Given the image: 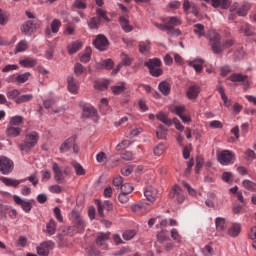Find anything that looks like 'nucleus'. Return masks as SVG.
I'll list each match as a JSON object with an SVG mask.
<instances>
[{"label":"nucleus","instance_id":"nucleus-1","mask_svg":"<svg viewBox=\"0 0 256 256\" xmlns=\"http://www.w3.org/2000/svg\"><path fill=\"white\" fill-rule=\"evenodd\" d=\"M39 143V133L36 131L30 132L26 134L25 140L22 144H19L20 151H25V153H29L30 150L35 147Z\"/></svg>","mask_w":256,"mask_h":256},{"label":"nucleus","instance_id":"nucleus-2","mask_svg":"<svg viewBox=\"0 0 256 256\" xmlns=\"http://www.w3.org/2000/svg\"><path fill=\"white\" fill-rule=\"evenodd\" d=\"M161 65L162 63L159 58L148 59L144 63V66L149 69V73L152 75V77H161V75H163V69H161Z\"/></svg>","mask_w":256,"mask_h":256},{"label":"nucleus","instance_id":"nucleus-3","mask_svg":"<svg viewBox=\"0 0 256 256\" xmlns=\"http://www.w3.org/2000/svg\"><path fill=\"white\" fill-rule=\"evenodd\" d=\"M208 39L210 41L213 53H223V48L221 47V36L219 35V33L214 30H210L208 32Z\"/></svg>","mask_w":256,"mask_h":256},{"label":"nucleus","instance_id":"nucleus-4","mask_svg":"<svg viewBox=\"0 0 256 256\" xmlns=\"http://www.w3.org/2000/svg\"><path fill=\"white\" fill-rule=\"evenodd\" d=\"M42 24L43 22H41V20H28L21 25L20 31L24 33V35H31V33L37 31V29H41Z\"/></svg>","mask_w":256,"mask_h":256},{"label":"nucleus","instance_id":"nucleus-5","mask_svg":"<svg viewBox=\"0 0 256 256\" xmlns=\"http://www.w3.org/2000/svg\"><path fill=\"white\" fill-rule=\"evenodd\" d=\"M69 219L78 231H85L87 224L85 223L83 216H81V213L76 210H72L69 215Z\"/></svg>","mask_w":256,"mask_h":256},{"label":"nucleus","instance_id":"nucleus-6","mask_svg":"<svg viewBox=\"0 0 256 256\" xmlns=\"http://www.w3.org/2000/svg\"><path fill=\"white\" fill-rule=\"evenodd\" d=\"M14 167L15 164L13 163V160L7 156H0V173H2V175H9L13 173Z\"/></svg>","mask_w":256,"mask_h":256},{"label":"nucleus","instance_id":"nucleus-7","mask_svg":"<svg viewBox=\"0 0 256 256\" xmlns=\"http://www.w3.org/2000/svg\"><path fill=\"white\" fill-rule=\"evenodd\" d=\"M73 149L74 153H79V147L75 145V138L70 137L66 139L59 147L60 153H67Z\"/></svg>","mask_w":256,"mask_h":256},{"label":"nucleus","instance_id":"nucleus-8","mask_svg":"<svg viewBox=\"0 0 256 256\" xmlns=\"http://www.w3.org/2000/svg\"><path fill=\"white\" fill-rule=\"evenodd\" d=\"M229 81L232 83H242L244 90L247 91L249 89V79L247 75H243L241 73H233L228 77Z\"/></svg>","mask_w":256,"mask_h":256},{"label":"nucleus","instance_id":"nucleus-9","mask_svg":"<svg viewBox=\"0 0 256 256\" xmlns=\"http://www.w3.org/2000/svg\"><path fill=\"white\" fill-rule=\"evenodd\" d=\"M233 159H235V155L229 150H223L218 155V162L220 165H231V163H233Z\"/></svg>","mask_w":256,"mask_h":256},{"label":"nucleus","instance_id":"nucleus-10","mask_svg":"<svg viewBox=\"0 0 256 256\" xmlns=\"http://www.w3.org/2000/svg\"><path fill=\"white\" fill-rule=\"evenodd\" d=\"M52 171L54 173V179L59 184L63 185L67 183V179L65 178V174L63 173V170L61 169V166L57 164V162H52Z\"/></svg>","mask_w":256,"mask_h":256},{"label":"nucleus","instance_id":"nucleus-11","mask_svg":"<svg viewBox=\"0 0 256 256\" xmlns=\"http://www.w3.org/2000/svg\"><path fill=\"white\" fill-rule=\"evenodd\" d=\"M168 197L170 199H175L177 203H183V201H185V193H183V190L178 185L172 187Z\"/></svg>","mask_w":256,"mask_h":256},{"label":"nucleus","instance_id":"nucleus-12","mask_svg":"<svg viewBox=\"0 0 256 256\" xmlns=\"http://www.w3.org/2000/svg\"><path fill=\"white\" fill-rule=\"evenodd\" d=\"M151 203H148L145 200H141L138 203L131 206V210L136 215H143V213H147L149 211V206Z\"/></svg>","mask_w":256,"mask_h":256},{"label":"nucleus","instance_id":"nucleus-13","mask_svg":"<svg viewBox=\"0 0 256 256\" xmlns=\"http://www.w3.org/2000/svg\"><path fill=\"white\" fill-rule=\"evenodd\" d=\"M13 200L14 203H16V205H19L25 213H30L33 209V204H31V201L29 200L22 199L17 195L13 196Z\"/></svg>","mask_w":256,"mask_h":256},{"label":"nucleus","instance_id":"nucleus-14","mask_svg":"<svg viewBox=\"0 0 256 256\" xmlns=\"http://www.w3.org/2000/svg\"><path fill=\"white\" fill-rule=\"evenodd\" d=\"M111 237V233H103L99 232L96 236V245L98 247H101L102 249H107L109 245L107 244V241H109Z\"/></svg>","mask_w":256,"mask_h":256},{"label":"nucleus","instance_id":"nucleus-15","mask_svg":"<svg viewBox=\"0 0 256 256\" xmlns=\"http://www.w3.org/2000/svg\"><path fill=\"white\" fill-rule=\"evenodd\" d=\"M94 47L98 49V51H105V47L109 45V40L103 34H99L96 36V39L93 41Z\"/></svg>","mask_w":256,"mask_h":256},{"label":"nucleus","instance_id":"nucleus-16","mask_svg":"<svg viewBox=\"0 0 256 256\" xmlns=\"http://www.w3.org/2000/svg\"><path fill=\"white\" fill-rule=\"evenodd\" d=\"M54 247L53 242H43L36 248V251L40 256H49V251L53 250Z\"/></svg>","mask_w":256,"mask_h":256},{"label":"nucleus","instance_id":"nucleus-17","mask_svg":"<svg viewBox=\"0 0 256 256\" xmlns=\"http://www.w3.org/2000/svg\"><path fill=\"white\" fill-rule=\"evenodd\" d=\"M62 23L60 22L59 19L55 18L52 20L50 23V28L49 26L46 27L45 29V36L46 37H51V33L57 34L59 33V30L61 29Z\"/></svg>","mask_w":256,"mask_h":256},{"label":"nucleus","instance_id":"nucleus-18","mask_svg":"<svg viewBox=\"0 0 256 256\" xmlns=\"http://www.w3.org/2000/svg\"><path fill=\"white\" fill-rule=\"evenodd\" d=\"M144 196L149 201L150 205L157 201V189L153 186H147L144 190Z\"/></svg>","mask_w":256,"mask_h":256},{"label":"nucleus","instance_id":"nucleus-19","mask_svg":"<svg viewBox=\"0 0 256 256\" xmlns=\"http://www.w3.org/2000/svg\"><path fill=\"white\" fill-rule=\"evenodd\" d=\"M67 83L69 93H72V95H77V93L79 92V81H77V79H75V77L73 76H68Z\"/></svg>","mask_w":256,"mask_h":256},{"label":"nucleus","instance_id":"nucleus-20","mask_svg":"<svg viewBox=\"0 0 256 256\" xmlns=\"http://www.w3.org/2000/svg\"><path fill=\"white\" fill-rule=\"evenodd\" d=\"M97 209H98V215L100 217H104L105 213L103 212L104 210L106 211H112L113 210V203L109 200H105L103 203L101 201H97Z\"/></svg>","mask_w":256,"mask_h":256},{"label":"nucleus","instance_id":"nucleus-21","mask_svg":"<svg viewBox=\"0 0 256 256\" xmlns=\"http://www.w3.org/2000/svg\"><path fill=\"white\" fill-rule=\"evenodd\" d=\"M23 132V127L13 126L11 124L7 125L6 135L7 137L15 138L19 137Z\"/></svg>","mask_w":256,"mask_h":256},{"label":"nucleus","instance_id":"nucleus-22","mask_svg":"<svg viewBox=\"0 0 256 256\" xmlns=\"http://www.w3.org/2000/svg\"><path fill=\"white\" fill-rule=\"evenodd\" d=\"M201 93V86L198 84L191 85L187 90V97L190 100L197 99L199 97V94Z\"/></svg>","mask_w":256,"mask_h":256},{"label":"nucleus","instance_id":"nucleus-23","mask_svg":"<svg viewBox=\"0 0 256 256\" xmlns=\"http://www.w3.org/2000/svg\"><path fill=\"white\" fill-rule=\"evenodd\" d=\"M79 106L82 109L83 117H93L95 115V108L91 106V104H87L85 102H80Z\"/></svg>","mask_w":256,"mask_h":256},{"label":"nucleus","instance_id":"nucleus-24","mask_svg":"<svg viewBox=\"0 0 256 256\" xmlns=\"http://www.w3.org/2000/svg\"><path fill=\"white\" fill-rule=\"evenodd\" d=\"M203 63H205V60L201 58H196L192 61H188L189 67H193L194 71L198 74L203 71Z\"/></svg>","mask_w":256,"mask_h":256},{"label":"nucleus","instance_id":"nucleus-25","mask_svg":"<svg viewBox=\"0 0 256 256\" xmlns=\"http://www.w3.org/2000/svg\"><path fill=\"white\" fill-rule=\"evenodd\" d=\"M19 65H21V67H24L26 69H32V67H35L37 65V59L26 57L19 60Z\"/></svg>","mask_w":256,"mask_h":256},{"label":"nucleus","instance_id":"nucleus-26","mask_svg":"<svg viewBox=\"0 0 256 256\" xmlns=\"http://www.w3.org/2000/svg\"><path fill=\"white\" fill-rule=\"evenodd\" d=\"M0 181L6 185V187H19L25 179L22 180H17V179H12V178H7V177H1Z\"/></svg>","mask_w":256,"mask_h":256},{"label":"nucleus","instance_id":"nucleus-27","mask_svg":"<svg viewBox=\"0 0 256 256\" xmlns=\"http://www.w3.org/2000/svg\"><path fill=\"white\" fill-rule=\"evenodd\" d=\"M119 23L125 33H131L133 31V26L129 24V18L127 16H120Z\"/></svg>","mask_w":256,"mask_h":256},{"label":"nucleus","instance_id":"nucleus-28","mask_svg":"<svg viewBox=\"0 0 256 256\" xmlns=\"http://www.w3.org/2000/svg\"><path fill=\"white\" fill-rule=\"evenodd\" d=\"M23 123H25V118L21 115H16L10 118L8 125H12L14 127H23Z\"/></svg>","mask_w":256,"mask_h":256},{"label":"nucleus","instance_id":"nucleus-29","mask_svg":"<svg viewBox=\"0 0 256 256\" xmlns=\"http://www.w3.org/2000/svg\"><path fill=\"white\" fill-rule=\"evenodd\" d=\"M240 31L245 35V37H253L255 35V28L250 24L242 25Z\"/></svg>","mask_w":256,"mask_h":256},{"label":"nucleus","instance_id":"nucleus-30","mask_svg":"<svg viewBox=\"0 0 256 256\" xmlns=\"http://www.w3.org/2000/svg\"><path fill=\"white\" fill-rule=\"evenodd\" d=\"M239 233H241V224L232 223L230 229H228V235H230V237H238Z\"/></svg>","mask_w":256,"mask_h":256},{"label":"nucleus","instance_id":"nucleus-31","mask_svg":"<svg viewBox=\"0 0 256 256\" xmlns=\"http://www.w3.org/2000/svg\"><path fill=\"white\" fill-rule=\"evenodd\" d=\"M158 89L162 95H169L171 93V84L167 81H162L159 83Z\"/></svg>","mask_w":256,"mask_h":256},{"label":"nucleus","instance_id":"nucleus-32","mask_svg":"<svg viewBox=\"0 0 256 256\" xmlns=\"http://www.w3.org/2000/svg\"><path fill=\"white\" fill-rule=\"evenodd\" d=\"M214 9H227L229 7V0H211Z\"/></svg>","mask_w":256,"mask_h":256},{"label":"nucleus","instance_id":"nucleus-33","mask_svg":"<svg viewBox=\"0 0 256 256\" xmlns=\"http://www.w3.org/2000/svg\"><path fill=\"white\" fill-rule=\"evenodd\" d=\"M249 9H251V4L249 2H244L237 10V14L239 17H246L247 13H249Z\"/></svg>","mask_w":256,"mask_h":256},{"label":"nucleus","instance_id":"nucleus-34","mask_svg":"<svg viewBox=\"0 0 256 256\" xmlns=\"http://www.w3.org/2000/svg\"><path fill=\"white\" fill-rule=\"evenodd\" d=\"M242 185L244 187V189H246L247 191H250L251 193H256V183L245 179L242 181Z\"/></svg>","mask_w":256,"mask_h":256},{"label":"nucleus","instance_id":"nucleus-35","mask_svg":"<svg viewBox=\"0 0 256 256\" xmlns=\"http://www.w3.org/2000/svg\"><path fill=\"white\" fill-rule=\"evenodd\" d=\"M81 47H83V43H81V42H72L71 44H69L67 46L68 53L70 55H73V54L77 53V51H79V49H81Z\"/></svg>","mask_w":256,"mask_h":256},{"label":"nucleus","instance_id":"nucleus-36","mask_svg":"<svg viewBox=\"0 0 256 256\" xmlns=\"http://www.w3.org/2000/svg\"><path fill=\"white\" fill-rule=\"evenodd\" d=\"M120 57H121L120 64L122 67H131V65L133 64L132 57H129V55H127L125 53H121Z\"/></svg>","mask_w":256,"mask_h":256},{"label":"nucleus","instance_id":"nucleus-37","mask_svg":"<svg viewBox=\"0 0 256 256\" xmlns=\"http://www.w3.org/2000/svg\"><path fill=\"white\" fill-rule=\"evenodd\" d=\"M29 49V43L27 40H21L15 47L14 53H23V51H27Z\"/></svg>","mask_w":256,"mask_h":256},{"label":"nucleus","instance_id":"nucleus-38","mask_svg":"<svg viewBox=\"0 0 256 256\" xmlns=\"http://www.w3.org/2000/svg\"><path fill=\"white\" fill-rule=\"evenodd\" d=\"M74 74L76 77H80V75H87V68H85L81 63H76L74 65Z\"/></svg>","mask_w":256,"mask_h":256},{"label":"nucleus","instance_id":"nucleus-39","mask_svg":"<svg viewBox=\"0 0 256 256\" xmlns=\"http://www.w3.org/2000/svg\"><path fill=\"white\" fill-rule=\"evenodd\" d=\"M46 231L48 235H55L57 231V224L54 219H50V221L46 224Z\"/></svg>","mask_w":256,"mask_h":256},{"label":"nucleus","instance_id":"nucleus-40","mask_svg":"<svg viewBox=\"0 0 256 256\" xmlns=\"http://www.w3.org/2000/svg\"><path fill=\"white\" fill-rule=\"evenodd\" d=\"M194 33L201 39V37H205V26L201 23L194 25Z\"/></svg>","mask_w":256,"mask_h":256},{"label":"nucleus","instance_id":"nucleus-41","mask_svg":"<svg viewBox=\"0 0 256 256\" xmlns=\"http://www.w3.org/2000/svg\"><path fill=\"white\" fill-rule=\"evenodd\" d=\"M91 53H93L91 47H86L85 52L80 57L81 63H89L91 61Z\"/></svg>","mask_w":256,"mask_h":256},{"label":"nucleus","instance_id":"nucleus-42","mask_svg":"<svg viewBox=\"0 0 256 256\" xmlns=\"http://www.w3.org/2000/svg\"><path fill=\"white\" fill-rule=\"evenodd\" d=\"M151 49V42L146 41V42H140L139 43V51L142 53V55H147Z\"/></svg>","mask_w":256,"mask_h":256},{"label":"nucleus","instance_id":"nucleus-43","mask_svg":"<svg viewBox=\"0 0 256 256\" xmlns=\"http://www.w3.org/2000/svg\"><path fill=\"white\" fill-rule=\"evenodd\" d=\"M98 69H108V70L113 69V60L111 59L102 60L98 64Z\"/></svg>","mask_w":256,"mask_h":256},{"label":"nucleus","instance_id":"nucleus-44","mask_svg":"<svg viewBox=\"0 0 256 256\" xmlns=\"http://www.w3.org/2000/svg\"><path fill=\"white\" fill-rule=\"evenodd\" d=\"M215 225L217 231H225L227 224L225 223V219L221 217H217L215 220Z\"/></svg>","mask_w":256,"mask_h":256},{"label":"nucleus","instance_id":"nucleus-45","mask_svg":"<svg viewBox=\"0 0 256 256\" xmlns=\"http://www.w3.org/2000/svg\"><path fill=\"white\" fill-rule=\"evenodd\" d=\"M183 22L179 17L177 16H172L169 18V20L166 22V25H169L170 27H179Z\"/></svg>","mask_w":256,"mask_h":256},{"label":"nucleus","instance_id":"nucleus-46","mask_svg":"<svg viewBox=\"0 0 256 256\" xmlns=\"http://www.w3.org/2000/svg\"><path fill=\"white\" fill-rule=\"evenodd\" d=\"M243 57H245V51L243 50V47L239 46L235 48L234 61H240V59H243Z\"/></svg>","mask_w":256,"mask_h":256},{"label":"nucleus","instance_id":"nucleus-47","mask_svg":"<svg viewBox=\"0 0 256 256\" xmlns=\"http://www.w3.org/2000/svg\"><path fill=\"white\" fill-rule=\"evenodd\" d=\"M156 135H157L158 139H166L167 128L163 125H160L156 130Z\"/></svg>","mask_w":256,"mask_h":256},{"label":"nucleus","instance_id":"nucleus-48","mask_svg":"<svg viewBox=\"0 0 256 256\" xmlns=\"http://www.w3.org/2000/svg\"><path fill=\"white\" fill-rule=\"evenodd\" d=\"M111 91L113 95H121L125 91V82L121 83L120 85L112 86Z\"/></svg>","mask_w":256,"mask_h":256},{"label":"nucleus","instance_id":"nucleus-49","mask_svg":"<svg viewBox=\"0 0 256 256\" xmlns=\"http://www.w3.org/2000/svg\"><path fill=\"white\" fill-rule=\"evenodd\" d=\"M165 149H167L165 144L163 142L159 143L157 146L154 147V155L160 157V155H163V153H165Z\"/></svg>","mask_w":256,"mask_h":256},{"label":"nucleus","instance_id":"nucleus-50","mask_svg":"<svg viewBox=\"0 0 256 256\" xmlns=\"http://www.w3.org/2000/svg\"><path fill=\"white\" fill-rule=\"evenodd\" d=\"M33 99V94H24L16 98V103H29Z\"/></svg>","mask_w":256,"mask_h":256},{"label":"nucleus","instance_id":"nucleus-51","mask_svg":"<svg viewBox=\"0 0 256 256\" xmlns=\"http://www.w3.org/2000/svg\"><path fill=\"white\" fill-rule=\"evenodd\" d=\"M156 119L164 123V125H171V120L167 118V114H165L164 112H159L158 114H156Z\"/></svg>","mask_w":256,"mask_h":256},{"label":"nucleus","instance_id":"nucleus-52","mask_svg":"<svg viewBox=\"0 0 256 256\" xmlns=\"http://www.w3.org/2000/svg\"><path fill=\"white\" fill-rule=\"evenodd\" d=\"M107 87H109V81H103V82L95 81L94 82V89H97L98 91H105V89H107Z\"/></svg>","mask_w":256,"mask_h":256},{"label":"nucleus","instance_id":"nucleus-53","mask_svg":"<svg viewBox=\"0 0 256 256\" xmlns=\"http://www.w3.org/2000/svg\"><path fill=\"white\" fill-rule=\"evenodd\" d=\"M29 77H31V74L29 72H25L23 74H19L17 77H16V81L19 83V84H23V83H27V81H29Z\"/></svg>","mask_w":256,"mask_h":256},{"label":"nucleus","instance_id":"nucleus-54","mask_svg":"<svg viewBox=\"0 0 256 256\" xmlns=\"http://www.w3.org/2000/svg\"><path fill=\"white\" fill-rule=\"evenodd\" d=\"M71 165L74 167L76 175H85V168L79 162L73 161Z\"/></svg>","mask_w":256,"mask_h":256},{"label":"nucleus","instance_id":"nucleus-55","mask_svg":"<svg viewBox=\"0 0 256 256\" xmlns=\"http://www.w3.org/2000/svg\"><path fill=\"white\" fill-rule=\"evenodd\" d=\"M186 110L187 109L185 108L184 105H176L172 108V113H174L178 117H181Z\"/></svg>","mask_w":256,"mask_h":256},{"label":"nucleus","instance_id":"nucleus-56","mask_svg":"<svg viewBox=\"0 0 256 256\" xmlns=\"http://www.w3.org/2000/svg\"><path fill=\"white\" fill-rule=\"evenodd\" d=\"M166 31L170 37H179V35H181L179 28L171 27L170 25H168Z\"/></svg>","mask_w":256,"mask_h":256},{"label":"nucleus","instance_id":"nucleus-57","mask_svg":"<svg viewBox=\"0 0 256 256\" xmlns=\"http://www.w3.org/2000/svg\"><path fill=\"white\" fill-rule=\"evenodd\" d=\"M83 230H78L75 225L69 226L68 228L64 229V235H68L69 237H73L75 233H81Z\"/></svg>","mask_w":256,"mask_h":256},{"label":"nucleus","instance_id":"nucleus-58","mask_svg":"<svg viewBox=\"0 0 256 256\" xmlns=\"http://www.w3.org/2000/svg\"><path fill=\"white\" fill-rule=\"evenodd\" d=\"M101 23V18L99 17H93L90 22H88V27L90 29H98L99 24Z\"/></svg>","mask_w":256,"mask_h":256},{"label":"nucleus","instance_id":"nucleus-59","mask_svg":"<svg viewBox=\"0 0 256 256\" xmlns=\"http://www.w3.org/2000/svg\"><path fill=\"white\" fill-rule=\"evenodd\" d=\"M165 229L162 228L160 232L157 234V241L158 243H165V241H169V236L165 234Z\"/></svg>","mask_w":256,"mask_h":256},{"label":"nucleus","instance_id":"nucleus-60","mask_svg":"<svg viewBox=\"0 0 256 256\" xmlns=\"http://www.w3.org/2000/svg\"><path fill=\"white\" fill-rule=\"evenodd\" d=\"M9 23V16L7 12L0 8V25L5 26Z\"/></svg>","mask_w":256,"mask_h":256},{"label":"nucleus","instance_id":"nucleus-61","mask_svg":"<svg viewBox=\"0 0 256 256\" xmlns=\"http://www.w3.org/2000/svg\"><path fill=\"white\" fill-rule=\"evenodd\" d=\"M120 190L124 195H129L130 193H133V185L125 183L120 187Z\"/></svg>","mask_w":256,"mask_h":256},{"label":"nucleus","instance_id":"nucleus-62","mask_svg":"<svg viewBox=\"0 0 256 256\" xmlns=\"http://www.w3.org/2000/svg\"><path fill=\"white\" fill-rule=\"evenodd\" d=\"M233 69L229 65H224L220 67V75L221 77H227L229 73H231Z\"/></svg>","mask_w":256,"mask_h":256},{"label":"nucleus","instance_id":"nucleus-63","mask_svg":"<svg viewBox=\"0 0 256 256\" xmlns=\"http://www.w3.org/2000/svg\"><path fill=\"white\" fill-rule=\"evenodd\" d=\"M73 6L76 9H87V1L86 0H75Z\"/></svg>","mask_w":256,"mask_h":256},{"label":"nucleus","instance_id":"nucleus-64","mask_svg":"<svg viewBox=\"0 0 256 256\" xmlns=\"http://www.w3.org/2000/svg\"><path fill=\"white\" fill-rule=\"evenodd\" d=\"M170 235L174 241L179 243L181 241V234H179V231L176 228H172L170 231Z\"/></svg>","mask_w":256,"mask_h":256}]
</instances>
